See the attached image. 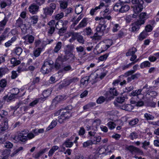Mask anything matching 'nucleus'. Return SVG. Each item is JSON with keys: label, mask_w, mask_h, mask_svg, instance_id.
Returning a JSON list of instances; mask_svg holds the SVG:
<instances>
[{"label": "nucleus", "mask_w": 159, "mask_h": 159, "mask_svg": "<svg viewBox=\"0 0 159 159\" xmlns=\"http://www.w3.org/2000/svg\"><path fill=\"white\" fill-rule=\"evenodd\" d=\"M120 107L121 109L128 111H131L134 108V107L130 104H124Z\"/></svg>", "instance_id": "412c9836"}, {"label": "nucleus", "mask_w": 159, "mask_h": 159, "mask_svg": "<svg viewBox=\"0 0 159 159\" xmlns=\"http://www.w3.org/2000/svg\"><path fill=\"white\" fill-rule=\"evenodd\" d=\"M18 139L20 141L24 142L27 140V137L26 136L24 135L23 133H21L18 134Z\"/></svg>", "instance_id": "7c9ffc66"}, {"label": "nucleus", "mask_w": 159, "mask_h": 159, "mask_svg": "<svg viewBox=\"0 0 159 159\" xmlns=\"http://www.w3.org/2000/svg\"><path fill=\"white\" fill-rule=\"evenodd\" d=\"M10 152L11 150L10 149H6L2 151V154L4 156V157H7V159L8 156L10 154Z\"/></svg>", "instance_id": "a18cd8bd"}, {"label": "nucleus", "mask_w": 159, "mask_h": 159, "mask_svg": "<svg viewBox=\"0 0 159 159\" xmlns=\"http://www.w3.org/2000/svg\"><path fill=\"white\" fill-rule=\"evenodd\" d=\"M71 108L70 106H68L64 109H61L59 110L61 114L60 116H59L58 121L60 123H63L66 120L69 119L71 116L70 111V108Z\"/></svg>", "instance_id": "f257e3e1"}, {"label": "nucleus", "mask_w": 159, "mask_h": 159, "mask_svg": "<svg viewBox=\"0 0 159 159\" xmlns=\"http://www.w3.org/2000/svg\"><path fill=\"white\" fill-rule=\"evenodd\" d=\"M76 39L77 41L80 43H84V40L82 35L79 34H76Z\"/></svg>", "instance_id": "c9c22d12"}, {"label": "nucleus", "mask_w": 159, "mask_h": 159, "mask_svg": "<svg viewBox=\"0 0 159 159\" xmlns=\"http://www.w3.org/2000/svg\"><path fill=\"white\" fill-rule=\"evenodd\" d=\"M108 53H106L103 55H102L100 56L99 57V60L101 61H103L104 60H105L107 59V57H108Z\"/></svg>", "instance_id": "13d9d810"}, {"label": "nucleus", "mask_w": 159, "mask_h": 159, "mask_svg": "<svg viewBox=\"0 0 159 159\" xmlns=\"http://www.w3.org/2000/svg\"><path fill=\"white\" fill-rule=\"evenodd\" d=\"M106 100L107 101L108 100L106 99V97L105 98L104 97L101 96L97 99L96 102L98 104H101L103 102Z\"/></svg>", "instance_id": "49530a36"}, {"label": "nucleus", "mask_w": 159, "mask_h": 159, "mask_svg": "<svg viewBox=\"0 0 159 159\" xmlns=\"http://www.w3.org/2000/svg\"><path fill=\"white\" fill-rule=\"evenodd\" d=\"M97 78L96 75L94 74H91L89 76H85L83 78L80 80L81 84L83 85H86L88 84L90 79L93 80Z\"/></svg>", "instance_id": "1a4fd4ad"}, {"label": "nucleus", "mask_w": 159, "mask_h": 159, "mask_svg": "<svg viewBox=\"0 0 159 159\" xmlns=\"http://www.w3.org/2000/svg\"><path fill=\"white\" fill-rule=\"evenodd\" d=\"M56 60L57 61H59L61 64L66 61L64 55L58 56Z\"/></svg>", "instance_id": "ea45409f"}, {"label": "nucleus", "mask_w": 159, "mask_h": 159, "mask_svg": "<svg viewBox=\"0 0 159 159\" xmlns=\"http://www.w3.org/2000/svg\"><path fill=\"white\" fill-rule=\"evenodd\" d=\"M121 4L120 3H116L114 6V10L116 11L120 12Z\"/></svg>", "instance_id": "79ce46f5"}, {"label": "nucleus", "mask_w": 159, "mask_h": 159, "mask_svg": "<svg viewBox=\"0 0 159 159\" xmlns=\"http://www.w3.org/2000/svg\"><path fill=\"white\" fill-rule=\"evenodd\" d=\"M139 121V120L137 118H135L133 120H131L129 122V125L131 126H133L136 124H137Z\"/></svg>", "instance_id": "864d4df0"}, {"label": "nucleus", "mask_w": 159, "mask_h": 159, "mask_svg": "<svg viewBox=\"0 0 159 159\" xmlns=\"http://www.w3.org/2000/svg\"><path fill=\"white\" fill-rule=\"evenodd\" d=\"M62 43L61 42H58L56 44L54 49V52L57 53L61 49L62 47Z\"/></svg>", "instance_id": "c85d7f7f"}, {"label": "nucleus", "mask_w": 159, "mask_h": 159, "mask_svg": "<svg viewBox=\"0 0 159 159\" xmlns=\"http://www.w3.org/2000/svg\"><path fill=\"white\" fill-rule=\"evenodd\" d=\"M7 32V30L6 29L0 36V45L1 44L2 41H4L6 39Z\"/></svg>", "instance_id": "2f4dec72"}, {"label": "nucleus", "mask_w": 159, "mask_h": 159, "mask_svg": "<svg viewBox=\"0 0 159 159\" xmlns=\"http://www.w3.org/2000/svg\"><path fill=\"white\" fill-rule=\"evenodd\" d=\"M64 56L65 57L67 61L69 60V62L72 63L75 59L76 57L75 55L71 52H64Z\"/></svg>", "instance_id": "ddd939ff"}, {"label": "nucleus", "mask_w": 159, "mask_h": 159, "mask_svg": "<svg viewBox=\"0 0 159 159\" xmlns=\"http://www.w3.org/2000/svg\"><path fill=\"white\" fill-rule=\"evenodd\" d=\"M74 45L73 44H68L66 46L64 50V52H71L74 49Z\"/></svg>", "instance_id": "4be33fe9"}, {"label": "nucleus", "mask_w": 159, "mask_h": 159, "mask_svg": "<svg viewBox=\"0 0 159 159\" xmlns=\"http://www.w3.org/2000/svg\"><path fill=\"white\" fill-rule=\"evenodd\" d=\"M87 24V22L86 19L84 18L78 25L75 28V30H77L81 28L84 27L86 26Z\"/></svg>", "instance_id": "a211bd4d"}, {"label": "nucleus", "mask_w": 159, "mask_h": 159, "mask_svg": "<svg viewBox=\"0 0 159 159\" xmlns=\"http://www.w3.org/2000/svg\"><path fill=\"white\" fill-rule=\"evenodd\" d=\"M16 94H14L12 93L8 97L7 96H4L3 97V99L6 100L7 102H9L16 98Z\"/></svg>", "instance_id": "5701e85b"}, {"label": "nucleus", "mask_w": 159, "mask_h": 159, "mask_svg": "<svg viewBox=\"0 0 159 159\" xmlns=\"http://www.w3.org/2000/svg\"><path fill=\"white\" fill-rule=\"evenodd\" d=\"M151 63L148 61H145L142 63L140 65V67L141 68H143L146 67H149L150 66Z\"/></svg>", "instance_id": "e433bc0d"}, {"label": "nucleus", "mask_w": 159, "mask_h": 159, "mask_svg": "<svg viewBox=\"0 0 159 159\" xmlns=\"http://www.w3.org/2000/svg\"><path fill=\"white\" fill-rule=\"evenodd\" d=\"M134 64V62H131L127 65H124L122 66V69L123 70H125L127 69L128 68L130 67L132 65Z\"/></svg>", "instance_id": "e2e57ef3"}, {"label": "nucleus", "mask_w": 159, "mask_h": 159, "mask_svg": "<svg viewBox=\"0 0 159 159\" xmlns=\"http://www.w3.org/2000/svg\"><path fill=\"white\" fill-rule=\"evenodd\" d=\"M43 13L46 16H51L53 12L48 7H46L43 8Z\"/></svg>", "instance_id": "b1692460"}, {"label": "nucleus", "mask_w": 159, "mask_h": 159, "mask_svg": "<svg viewBox=\"0 0 159 159\" xmlns=\"http://www.w3.org/2000/svg\"><path fill=\"white\" fill-rule=\"evenodd\" d=\"M96 130H92L91 131L89 132L88 134L89 136L90 137V139L91 140H93V137L94 138V136H96Z\"/></svg>", "instance_id": "8fccbe9b"}, {"label": "nucleus", "mask_w": 159, "mask_h": 159, "mask_svg": "<svg viewBox=\"0 0 159 159\" xmlns=\"http://www.w3.org/2000/svg\"><path fill=\"white\" fill-rule=\"evenodd\" d=\"M25 41H24V43L25 44H31L33 43L34 40V37L31 35H27L23 38Z\"/></svg>", "instance_id": "f8f14e48"}, {"label": "nucleus", "mask_w": 159, "mask_h": 159, "mask_svg": "<svg viewBox=\"0 0 159 159\" xmlns=\"http://www.w3.org/2000/svg\"><path fill=\"white\" fill-rule=\"evenodd\" d=\"M47 151L46 149L45 148L42 150H40L39 152L36 153L34 156V157L36 158H39V157L41 156L43 153H45Z\"/></svg>", "instance_id": "58836bf2"}, {"label": "nucleus", "mask_w": 159, "mask_h": 159, "mask_svg": "<svg viewBox=\"0 0 159 159\" xmlns=\"http://www.w3.org/2000/svg\"><path fill=\"white\" fill-rule=\"evenodd\" d=\"M67 27L65 26H63L62 27L59 29V31L58 34L60 35H61L62 34L65 32L66 30Z\"/></svg>", "instance_id": "de8ad7c7"}, {"label": "nucleus", "mask_w": 159, "mask_h": 159, "mask_svg": "<svg viewBox=\"0 0 159 159\" xmlns=\"http://www.w3.org/2000/svg\"><path fill=\"white\" fill-rule=\"evenodd\" d=\"M147 35V33L146 31L143 32L141 33L139 36V40L140 41L142 40L146 37Z\"/></svg>", "instance_id": "c03bdc74"}, {"label": "nucleus", "mask_w": 159, "mask_h": 159, "mask_svg": "<svg viewBox=\"0 0 159 159\" xmlns=\"http://www.w3.org/2000/svg\"><path fill=\"white\" fill-rule=\"evenodd\" d=\"M94 141V139L93 140H90L84 142L83 143V147L84 148H86L90 145H92L93 144V142Z\"/></svg>", "instance_id": "473e14b6"}, {"label": "nucleus", "mask_w": 159, "mask_h": 159, "mask_svg": "<svg viewBox=\"0 0 159 159\" xmlns=\"http://www.w3.org/2000/svg\"><path fill=\"white\" fill-rule=\"evenodd\" d=\"M11 4H9V3L8 2L4 0V1L1 2L0 3V6L2 8H4L8 5H9Z\"/></svg>", "instance_id": "6e6d98bb"}, {"label": "nucleus", "mask_w": 159, "mask_h": 159, "mask_svg": "<svg viewBox=\"0 0 159 159\" xmlns=\"http://www.w3.org/2000/svg\"><path fill=\"white\" fill-rule=\"evenodd\" d=\"M53 62L52 60H46L41 69V71L44 74L49 73L52 69Z\"/></svg>", "instance_id": "7ed1b4c3"}, {"label": "nucleus", "mask_w": 159, "mask_h": 159, "mask_svg": "<svg viewBox=\"0 0 159 159\" xmlns=\"http://www.w3.org/2000/svg\"><path fill=\"white\" fill-rule=\"evenodd\" d=\"M137 49L136 48L133 47L130 49L126 53V55L129 56L134 55L135 53L137 51Z\"/></svg>", "instance_id": "a878e982"}, {"label": "nucleus", "mask_w": 159, "mask_h": 159, "mask_svg": "<svg viewBox=\"0 0 159 159\" xmlns=\"http://www.w3.org/2000/svg\"><path fill=\"white\" fill-rule=\"evenodd\" d=\"M13 145L12 143L9 142L7 141L4 143V146L5 147L7 148H12L13 147Z\"/></svg>", "instance_id": "774afa93"}, {"label": "nucleus", "mask_w": 159, "mask_h": 159, "mask_svg": "<svg viewBox=\"0 0 159 159\" xmlns=\"http://www.w3.org/2000/svg\"><path fill=\"white\" fill-rule=\"evenodd\" d=\"M59 148V147L57 146H53L50 149L48 153L49 157L52 156L54 153Z\"/></svg>", "instance_id": "cd10ccee"}, {"label": "nucleus", "mask_w": 159, "mask_h": 159, "mask_svg": "<svg viewBox=\"0 0 159 159\" xmlns=\"http://www.w3.org/2000/svg\"><path fill=\"white\" fill-rule=\"evenodd\" d=\"M23 20L19 17L16 20V26L19 27H20L23 23Z\"/></svg>", "instance_id": "4d7b16f0"}, {"label": "nucleus", "mask_w": 159, "mask_h": 159, "mask_svg": "<svg viewBox=\"0 0 159 159\" xmlns=\"http://www.w3.org/2000/svg\"><path fill=\"white\" fill-rule=\"evenodd\" d=\"M7 84V81L5 79H2L0 81V87L3 88L5 87Z\"/></svg>", "instance_id": "052dcab7"}, {"label": "nucleus", "mask_w": 159, "mask_h": 159, "mask_svg": "<svg viewBox=\"0 0 159 159\" xmlns=\"http://www.w3.org/2000/svg\"><path fill=\"white\" fill-rule=\"evenodd\" d=\"M79 78L77 77L71 78L69 79L65 80L59 86L60 87L63 88L66 87L70 85L71 83H74L79 80Z\"/></svg>", "instance_id": "6e6552de"}, {"label": "nucleus", "mask_w": 159, "mask_h": 159, "mask_svg": "<svg viewBox=\"0 0 159 159\" xmlns=\"http://www.w3.org/2000/svg\"><path fill=\"white\" fill-rule=\"evenodd\" d=\"M39 7L35 4L31 5L29 7V12L32 14H35L38 11Z\"/></svg>", "instance_id": "4468645a"}, {"label": "nucleus", "mask_w": 159, "mask_h": 159, "mask_svg": "<svg viewBox=\"0 0 159 159\" xmlns=\"http://www.w3.org/2000/svg\"><path fill=\"white\" fill-rule=\"evenodd\" d=\"M11 62L12 64H13L14 66H16L19 64L20 61L19 60H17L16 58L14 57L11 59Z\"/></svg>", "instance_id": "a19ab883"}, {"label": "nucleus", "mask_w": 159, "mask_h": 159, "mask_svg": "<svg viewBox=\"0 0 159 159\" xmlns=\"http://www.w3.org/2000/svg\"><path fill=\"white\" fill-rule=\"evenodd\" d=\"M139 65H136L133 67V70H129L125 74V76H128L131 75L130 77H129L127 78V81L129 82L132 81V80L135 79H137L140 76V74L139 73H137L134 74H133L135 71L137 70Z\"/></svg>", "instance_id": "f03ea898"}, {"label": "nucleus", "mask_w": 159, "mask_h": 159, "mask_svg": "<svg viewBox=\"0 0 159 159\" xmlns=\"http://www.w3.org/2000/svg\"><path fill=\"white\" fill-rule=\"evenodd\" d=\"M144 116L147 120H152L154 118V117L151 115L147 113H146L144 114Z\"/></svg>", "instance_id": "680f3d73"}, {"label": "nucleus", "mask_w": 159, "mask_h": 159, "mask_svg": "<svg viewBox=\"0 0 159 159\" xmlns=\"http://www.w3.org/2000/svg\"><path fill=\"white\" fill-rule=\"evenodd\" d=\"M68 0H61L59 2L60 6L61 8L63 9H66L68 6Z\"/></svg>", "instance_id": "393cba45"}, {"label": "nucleus", "mask_w": 159, "mask_h": 159, "mask_svg": "<svg viewBox=\"0 0 159 159\" xmlns=\"http://www.w3.org/2000/svg\"><path fill=\"white\" fill-rule=\"evenodd\" d=\"M95 105L96 104L95 103L90 102L84 106L83 107V108L84 110H87L95 106Z\"/></svg>", "instance_id": "c756f323"}, {"label": "nucleus", "mask_w": 159, "mask_h": 159, "mask_svg": "<svg viewBox=\"0 0 159 159\" xmlns=\"http://www.w3.org/2000/svg\"><path fill=\"white\" fill-rule=\"evenodd\" d=\"M65 97L66 96L65 95H58L53 100L52 105L54 106L55 107L56 106L58 103L65 99Z\"/></svg>", "instance_id": "9b49d317"}, {"label": "nucleus", "mask_w": 159, "mask_h": 159, "mask_svg": "<svg viewBox=\"0 0 159 159\" xmlns=\"http://www.w3.org/2000/svg\"><path fill=\"white\" fill-rule=\"evenodd\" d=\"M120 9L121 13H124L127 11L129 9V6L127 4H121Z\"/></svg>", "instance_id": "bb28decb"}, {"label": "nucleus", "mask_w": 159, "mask_h": 159, "mask_svg": "<svg viewBox=\"0 0 159 159\" xmlns=\"http://www.w3.org/2000/svg\"><path fill=\"white\" fill-rule=\"evenodd\" d=\"M8 120L7 119L5 120L3 122H2L0 125V133L5 131L8 128Z\"/></svg>", "instance_id": "dca6fc26"}, {"label": "nucleus", "mask_w": 159, "mask_h": 159, "mask_svg": "<svg viewBox=\"0 0 159 159\" xmlns=\"http://www.w3.org/2000/svg\"><path fill=\"white\" fill-rule=\"evenodd\" d=\"M132 3L135 4L134 11L135 13L141 12L143 8V0H132Z\"/></svg>", "instance_id": "39448f33"}, {"label": "nucleus", "mask_w": 159, "mask_h": 159, "mask_svg": "<svg viewBox=\"0 0 159 159\" xmlns=\"http://www.w3.org/2000/svg\"><path fill=\"white\" fill-rule=\"evenodd\" d=\"M107 26H101L98 25L96 27V32L94 35L91 37L93 40H99L100 39V37L104 34V31L105 30Z\"/></svg>", "instance_id": "20e7f679"}, {"label": "nucleus", "mask_w": 159, "mask_h": 159, "mask_svg": "<svg viewBox=\"0 0 159 159\" xmlns=\"http://www.w3.org/2000/svg\"><path fill=\"white\" fill-rule=\"evenodd\" d=\"M119 94L115 88H111L109 91L107 92L104 94L107 100H110L113 99L115 96H117Z\"/></svg>", "instance_id": "423d86ee"}, {"label": "nucleus", "mask_w": 159, "mask_h": 159, "mask_svg": "<svg viewBox=\"0 0 159 159\" xmlns=\"http://www.w3.org/2000/svg\"><path fill=\"white\" fill-rule=\"evenodd\" d=\"M107 125L109 128L111 129H114L115 127V124L113 122H108Z\"/></svg>", "instance_id": "338daca9"}, {"label": "nucleus", "mask_w": 159, "mask_h": 159, "mask_svg": "<svg viewBox=\"0 0 159 159\" xmlns=\"http://www.w3.org/2000/svg\"><path fill=\"white\" fill-rule=\"evenodd\" d=\"M73 143L70 142L69 139L66 140L63 144L67 148H70L73 146Z\"/></svg>", "instance_id": "37998d69"}, {"label": "nucleus", "mask_w": 159, "mask_h": 159, "mask_svg": "<svg viewBox=\"0 0 159 159\" xmlns=\"http://www.w3.org/2000/svg\"><path fill=\"white\" fill-rule=\"evenodd\" d=\"M127 149L132 153L133 152L140 153L141 152L139 149L132 145H130L128 147Z\"/></svg>", "instance_id": "f3484780"}, {"label": "nucleus", "mask_w": 159, "mask_h": 159, "mask_svg": "<svg viewBox=\"0 0 159 159\" xmlns=\"http://www.w3.org/2000/svg\"><path fill=\"white\" fill-rule=\"evenodd\" d=\"M83 7L79 5L77 6L75 9V13L77 14H80L82 11Z\"/></svg>", "instance_id": "09e8293b"}, {"label": "nucleus", "mask_w": 159, "mask_h": 159, "mask_svg": "<svg viewBox=\"0 0 159 159\" xmlns=\"http://www.w3.org/2000/svg\"><path fill=\"white\" fill-rule=\"evenodd\" d=\"M61 63L59 61H57V60H56V62L54 65V68L57 70H58L61 67Z\"/></svg>", "instance_id": "0e129e2a"}, {"label": "nucleus", "mask_w": 159, "mask_h": 159, "mask_svg": "<svg viewBox=\"0 0 159 159\" xmlns=\"http://www.w3.org/2000/svg\"><path fill=\"white\" fill-rule=\"evenodd\" d=\"M22 52V49L20 47L16 48L15 49V53L18 56L20 55Z\"/></svg>", "instance_id": "69168bd1"}, {"label": "nucleus", "mask_w": 159, "mask_h": 159, "mask_svg": "<svg viewBox=\"0 0 159 159\" xmlns=\"http://www.w3.org/2000/svg\"><path fill=\"white\" fill-rule=\"evenodd\" d=\"M59 22H56L55 21L53 20H51L50 21L48 25H49L48 29V33L49 34L52 35L54 32L55 28L58 29L57 26L58 25Z\"/></svg>", "instance_id": "0eeeda50"}, {"label": "nucleus", "mask_w": 159, "mask_h": 159, "mask_svg": "<svg viewBox=\"0 0 159 159\" xmlns=\"http://www.w3.org/2000/svg\"><path fill=\"white\" fill-rule=\"evenodd\" d=\"M31 24L34 25L36 24L38 20V17L37 16H34L30 17Z\"/></svg>", "instance_id": "72a5a7b5"}, {"label": "nucleus", "mask_w": 159, "mask_h": 159, "mask_svg": "<svg viewBox=\"0 0 159 159\" xmlns=\"http://www.w3.org/2000/svg\"><path fill=\"white\" fill-rule=\"evenodd\" d=\"M120 28V26L119 24H115L113 25V26L112 28V31L113 32H116Z\"/></svg>", "instance_id": "5fc2aeb1"}, {"label": "nucleus", "mask_w": 159, "mask_h": 159, "mask_svg": "<svg viewBox=\"0 0 159 159\" xmlns=\"http://www.w3.org/2000/svg\"><path fill=\"white\" fill-rule=\"evenodd\" d=\"M104 4L103 3H101L100 5L98 7H96L94 9H91L90 11V14L93 15L94 14V13L95 11L97 10L98 9H100L101 7H103L104 6Z\"/></svg>", "instance_id": "f704fd0d"}, {"label": "nucleus", "mask_w": 159, "mask_h": 159, "mask_svg": "<svg viewBox=\"0 0 159 159\" xmlns=\"http://www.w3.org/2000/svg\"><path fill=\"white\" fill-rule=\"evenodd\" d=\"M62 70L63 71L67 72L69 71H72L73 69L71 65H69L64 66L62 69Z\"/></svg>", "instance_id": "603ef678"}, {"label": "nucleus", "mask_w": 159, "mask_h": 159, "mask_svg": "<svg viewBox=\"0 0 159 159\" xmlns=\"http://www.w3.org/2000/svg\"><path fill=\"white\" fill-rule=\"evenodd\" d=\"M148 15L147 14L146 12H142L140 13L139 16V20L138 21H143V24L145 22V20L148 18Z\"/></svg>", "instance_id": "aec40b11"}, {"label": "nucleus", "mask_w": 159, "mask_h": 159, "mask_svg": "<svg viewBox=\"0 0 159 159\" xmlns=\"http://www.w3.org/2000/svg\"><path fill=\"white\" fill-rule=\"evenodd\" d=\"M57 124V122L56 120H53L51 124L47 128V130H49L51 129H52Z\"/></svg>", "instance_id": "3c124183"}, {"label": "nucleus", "mask_w": 159, "mask_h": 159, "mask_svg": "<svg viewBox=\"0 0 159 159\" xmlns=\"http://www.w3.org/2000/svg\"><path fill=\"white\" fill-rule=\"evenodd\" d=\"M112 40L111 39H108L105 41V43H103V47H102V49L103 51L107 50L109 48L112 44Z\"/></svg>", "instance_id": "2eb2a0df"}, {"label": "nucleus", "mask_w": 159, "mask_h": 159, "mask_svg": "<svg viewBox=\"0 0 159 159\" xmlns=\"http://www.w3.org/2000/svg\"><path fill=\"white\" fill-rule=\"evenodd\" d=\"M143 21H138L137 20L131 24V31H138L142 25L143 24Z\"/></svg>", "instance_id": "9d476101"}, {"label": "nucleus", "mask_w": 159, "mask_h": 159, "mask_svg": "<svg viewBox=\"0 0 159 159\" xmlns=\"http://www.w3.org/2000/svg\"><path fill=\"white\" fill-rule=\"evenodd\" d=\"M138 136V134L135 132L131 133L129 136L130 138L132 140H133L134 139H136L137 138Z\"/></svg>", "instance_id": "bf43d9fd"}, {"label": "nucleus", "mask_w": 159, "mask_h": 159, "mask_svg": "<svg viewBox=\"0 0 159 159\" xmlns=\"http://www.w3.org/2000/svg\"><path fill=\"white\" fill-rule=\"evenodd\" d=\"M148 87V85L147 84H146L145 86H144L143 89H139L138 90H136L135 91H133L130 94V96H138L140 94H141V93L143 89L147 88Z\"/></svg>", "instance_id": "6ab92c4d"}, {"label": "nucleus", "mask_w": 159, "mask_h": 159, "mask_svg": "<svg viewBox=\"0 0 159 159\" xmlns=\"http://www.w3.org/2000/svg\"><path fill=\"white\" fill-rule=\"evenodd\" d=\"M42 51V49L40 48H38L34 50L33 52L34 55L35 57H39Z\"/></svg>", "instance_id": "4c0bfd02"}]
</instances>
